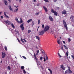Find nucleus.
Instances as JSON below:
<instances>
[{"instance_id": "nucleus-24", "label": "nucleus", "mask_w": 74, "mask_h": 74, "mask_svg": "<svg viewBox=\"0 0 74 74\" xmlns=\"http://www.w3.org/2000/svg\"><path fill=\"white\" fill-rule=\"evenodd\" d=\"M23 22V21H22V18H20V21L19 22V23H22Z\"/></svg>"}, {"instance_id": "nucleus-34", "label": "nucleus", "mask_w": 74, "mask_h": 74, "mask_svg": "<svg viewBox=\"0 0 74 74\" xmlns=\"http://www.w3.org/2000/svg\"><path fill=\"white\" fill-rule=\"evenodd\" d=\"M57 42L58 44H60V40H59L57 41Z\"/></svg>"}, {"instance_id": "nucleus-33", "label": "nucleus", "mask_w": 74, "mask_h": 74, "mask_svg": "<svg viewBox=\"0 0 74 74\" xmlns=\"http://www.w3.org/2000/svg\"><path fill=\"white\" fill-rule=\"evenodd\" d=\"M40 59L41 60H42V59H43V58L42 56H40Z\"/></svg>"}, {"instance_id": "nucleus-64", "label": "nucleus", "mask_w": 74, "mask_h": 74, "mask_svg": "<svg viewBox=\"0 0 74 74\" xmlns=\"http://www.w3.org/2000/svg\"><path fill=\"white\" fill-rule=\"evenodd\" d=\"M37 31H38V29H37Z\"/></svg>"}, {"instance_id": "nucleus-53", "label": "nucleus", "mask_w": 74, "mask_h": 74, "mask_svg": "<svg viewBox=\"0 0 74 74\" xmlns=\"http://www.w3.org/2000/svg\"><path fill=\"white\" fill-rule=\"evenodd\" d=\"M1 19H3V16H1Z\"/></svg>"}, {"instance_id": "nucleus-9", "label": "nucleus", "mask_w": 74, "mask_h": 74, "mask_svg": "<svg viewBox=\"0 0 74 74\" xmlns=\"http://www.w3.org/2000/svg\"><path fill=\"white\" fill-rule=\"evenodd\" d=\"M20 27H21V30H24V29H25V28H24V27H23V23L21 24V25H20Z\"/></svg>"}, {"instance_id": "nucleus-40", "label": "nucleus", "mask_w": 74, "mask_h": 74, "mask_svg": "<svg viewBox=\"0 0 74 74\" xmlns=\"http://www.w3.org/2000/svg\"><path fill=\"white\" fill-rule=\"evenodd\" d=\"M44 1L45 2H47V3H48V2H49V1L48 0H44Z\"/></svg>"}, {"instance_id": "nucleus-19", "label": "nucleus", "mask_w": 74, "mask_h": 74, "mask_svg": "<svg viewBox=\"0 0 74 74\" xmlns=\"http://www.w3.org/2000/svg\"><path fill=\"white\" fill-rule=\"evenodd\" d=\"M32 21V19H30L29 20H28L27 21V23H29V22H30L31 21Z\"/></svg>"}, {"instance_id": "nucleus-60", "label": "nucleus", "mask_w": 74, "mask_h": 74, "mask_svg": "<svg viewBox=\"0 0 74 74\" xmlns=\"http://www.w3.org/2000/svg\"><path fill=\"white\" fill-rule=\"evenodd\" d=\"M42 53H44V51H42Z\"/></svg>"}, {"instance_id": "nucleus-37", "label": "nucleus", "mask_w": 74, "mask_h": 74, "mask_svg": "<svg viewBox=\"0 0 74 74\" xmlns=\"http://www.w3.org/2000/svg\"><path fill=\"white\" fill-rule=\"evenodd\" d=\"M54 15H56V16H57V15H58V13L57 12H55L54 13Z\"/></svg>"}, {"instance_id": "nucleus-35", "label": "nucleus", "mask_w": 74, "mask_h": 74, "mask_svg": "<svg viewBox=\"0 0 74 74\" xmlns=\"http://www.w3.org/2000/svg\"><path fill=\"white\" fill-rule=\"evenodd\" d=\"M38 24L39 25L40 23V20L39 19L38 21Z\"/></svg>"}, {"instance_id": "nucleus-29", "label": "nucleus", "mask_w": 74, "mask_h": 74, "mask_svg": "<svg viewBox=\"0 0 74 74\" xmlns=\"http://www.w3.org/2000/svg\"><path fill=\"white\" fill-rule=\"evenodd\" d=\"M58 56H59L60 58L62 57V56L60 55V53H58Z\"/></svg>"}, {"instance_id": "nucleus-22", "label": "nucleus", "mask_w": 74, "mask_h": 74, "mask_svg": "<svg viewBox=\"0 0 74 74\" xmlns=\"http://www.w3.org/2000/svg\"><path fill=\"white\" fill-rule=\"evenodd\" d=\"M48 70L50 72V74H52V70H51V69H48Z\"/></svg>"}, {"instance_id": "nucleus-55", "label": "nucleus", "mask_w": 74, "mask_h": 74, "mask_svg": "<svg viewBox=\"0 0 74 74\" xmlns=\"http://www.w3.org/2000/svg\"><path fill=\"white\" fill-rule=\"evenodd\" d=\"M39 5H40V3H38V4H37V6H38Z\"/></svg>"}, {"instance_id": "nucleus-28", "label": "nucleus", "mask_w": 74, "mask_h": 74, "mask_svg": "<svg viewBox=\"0 0 74 74\" xmlns=\"http://www.w3.org/2000/svg\"><path fill=\"white\" fill-rule=\"evenodd\" d=\"M64 47L65 49H68V48L66 47V46L64 45Z\"/></svg>"}, {"instance_id": "nucleus-47", "label": "nucleus", "mask_w": 74, "mask_h": 74, "mask_svg": "<svg viewBox=\"0 0 74 74\" xmlns=\"http://www.w3.org/2000/svg\"><path fill=\"white\" fill-rule=\"evenodd\" d=\"M21 41L22 42H24L23 41V39L22 38H21Z\"/></svg>"}, {"instance_id": "nucleus-4", "label": "nucleus", "mask_w": 74, "mask_h": 74, "mask_svg": "<svg viewBox=\"0 0 74 74\" xmlns=\"http://www.w3.org/2000/svg\"><path fill=\"white\" fill-rule=\"evenodd\" d=\"M45 31L44 30H42L38 32V34L40 36H42L45 33Z\"/></svg>"}, {"instance_id": "nucleus-54", "label": "nucleus", "mask_w": 74, "mask_h": 74, "mask_svg": "<svg viewBox=\"0 0 74 74\" xmlns=\"http://www.w3.org/2000/svg\"><path fill=\"white\" fill-rule=\"evenodd\" d=\"M23 40L24 41H25V42H26V41L25 40V39H23Z\"/></svg>"}, {"instance_id": "nucleus-1", "label": "nucleus", "mask_w": 74, "mask_h": 74, "mask_svg": "<svg viewBox=\"0 0 74 74\" xmlns=\"http://www.w3.org/2000/svg\"><path fill=\"white\" fill-rule=\"evenodd\" d=\"M34 57L35 59H36V62L37 63V65L39 66H40V67H41L42 70H43V68L42 67V66H41V64H39L38 62V59H37V57L36 56V55L35 53H34Z\"/></svg>"}, {"instance_id": "nucleus-56", "label": "nucleus", "mask_w": 74, "mask_h": 74, "mask_svg": "<svg viewBox=\"0 0 74 74\" xmlns=\"http://www.w3.org/2000/svg\"><path fill=\"white\" fill-rule=\"evenodd\" d=\"M63 42L64 44H65L66 43V42H65V41H63Z\"/></svg>"}, {"instance_id": "nucleus-6", "label": "nucleus", "mask_w": 74, "mask_h": 74, "mask_svg": "<svg viewBox=\"0 0 74 74\" xmlns=\"http://www.w3.org/2000/svg\"><path fill=\"white\" fill-rule=\"evenodd\" d=\"M4 22H5V23L7 24V25H11V22L8 21V20H4Z\"/></svg>"}, {"instance_id": "nucleus-13", "label": "nucleus", "mask_w": 74, "mask_h": 74, "mask_svg": "<svg viewBox=\"0 0 74 74\" xmlns=\"http://www.w3.org/2000/svg\"><path fill=\"white\" fill-rule=\"evenodd\" d=\"M43 8H44L45 12H48V10H47V7L45 6H43Z\"/></svg>"}, {"instance_id": "nucleus-15", "label": "nucleus", "mask_w": 74, "mask_h": 74, "mask_svg": "<svg viewBox=\"0 0 74 74\" xmlns=\"http://www.w3.org/2000/svg\"><path fill=\"white\" fill-rule=\"evenodd\" d=\"M62 14H66V11L64 10L62 12Z\"/></svg>"}, {"instance_id": "nucleus-16", "label": "nucleus", "mask_w": 74, "mask_h": 74, "mask_svg": "<svg viewBox=\"0 0 74 74\" xmlns=\"http://www.w3.org/2000/svg\"><path fill=\"white\" fill-rule=\"evenodd\" d=\"M8 7L10 11H13V10H12V9L11 8V5H9Z\"/></svg>"}, {"instance_id": "nucleus-51", "label": "nucleus", "mask_w": 74, "mask_h": 74, "mask_svg": "<svg viewBox=\"0 0 74 74\" xmlns=\"http://www.w3.org/2000/svg\"><path fill=\"white\" fill-rule=\"evenodd\" d=\"M42 28H44V24H42Z\"/></svg>"}, {"instance_id": "nucleus-42", "label": "nucleus", "mask_w": 74, "mask_h": 74, "mask_svg": "<svg viewBox=\"0 0 74 74\" xmlns=\"http://www.w3.org/2000/svg\"><path fill=\"white\" fill-rule=\"evenodd\" d=\"M43 59H44V62H45L46 60L45 59V57H44L43 58Z\"/></svg>"}, {"instance_id": "nucleus-11", "label": "nucleus", "mask_w": 74, "mask_h": 74, "mask_svg": "<svg viewBox=\"0 0 74 74\" xmlns=\"http://www.w3.org/2000/svg\"><path fill=\"white\" fill-rule=\"evenodd\" d=\"M49 19L51 22H53V18L51 16H49Z\"/></svg>"}, {"instance_id": "nucleus-63", "label": "nucleus", "mask_w": 74, "mask_h": 74, "mask_svg": "<svg viewBox=\"0 0 74 74\" xmlns=\"http://www.w3.org/2000/svg\"><path fill=\"white\" fill-rule=\"evenodd\" d=\"M36 48H37V49H38V47H36Z\"/></svg>"}, {"instance_id": "nucleus-5", "label": "nucleus", "mask_w": 74, "mask_h": 74, "mask_svg": "<svg viewBox=\"0 0 74 74\" xmlns=\"http://www.w3.org/2000/svg\"><path fill=\"white\" fill-rule=\"evenodd\" d=\"M67 73H72V71L70 70V67H68V69L65 72V74H67Z\"/></svg>"}, {"instance_id": "nucleus-46", "label": "nucleus", "mask_w": 74, "mask_h": 74, "mask_svg": "<svg viewBox=\"0 0 74 74\" xmlns=\"http://www.w3.org/2000/svg\"><path fill=\"white\" fill-rule=\"evenodd\" d=\"M19 1V3H21L22 2V0H18Z\"/></svg>"}, {"instance_id": "nucleus-59", "label": "nucleus", "mask_w": 74, "mask_h": 74, "mask_svg": "<svg viewBox=\"0 0 74 74\" xmlns=\"http://www.w3.org/2000/svg\"><path fill=\"white\" fill-rule=\"evenodd\" d=\"M2 13V12H0V15H1Z\"/></svg>"}, {"instance_id": "nucleus-17", "label": "nucleus", "mask_w": 74, "mask_h": 74, "mask_svg": "<svg viewBox=\"0 0 74 74\" xmlns=\"http://www.w3.org/2000/svg\"><path fill=\"white\" fill-rule=\"evenodd\" d=\"M3 2L6 5H7V4H8V3H7V1L6 0H4L3 1Z\"/></svg>"}, {"instance_id": "nucleus-49", "label": "nucleus", "mask_w": 74, "mask_h": 74, "mask_svg": "<svg viewBox=\"0 0 74 74\" xmlns=\"http://www.w3.org/2000/svg\"><path fill=\"white\" fill-rule=\"evenodd\" d=\"M51 33H52V34H53L54 32H53V31H51Z\"/></svg>"}, {"instance_id": "nucleus-50", "label": "nucleus", "mask_w": 74, "mask_h": 74, "mask_svg": "<svg viewBox=\"0 0 74 74\" xmlns=\"http://www.w3.org/2000/svg\"><path fill=\"white\" fill-rule=\"evenodd\" d=\"M46 60H48V56H46Z\"/></svg>"}, {"instance_id": "nucleus-2", "label": "nucleus", "mask_w": 74, "mask_h": 74, "mask_svg": "<svg viewBox=\"0 0 74 74\" xmlns=\"http://www.w3.org/2000/svg\"><path fill=\"white\" fill-rule=\"evenodd\" d=\"M49 28H50V27H49V26L48 25L46 26L44 29V32H47V31H48V30L49 29Z\"/></svg>"}, {"instance_id": "nucleus-38", "label": "nucleus", "mask_w": 74, "mask_h": 74, "mask_svg": "<svg viewBox=\"0 0 74 74\" xmlns=\"http://www.w3.org/2000/svg\"><path fill=\"white\" fill-rule=\"evenodd\" d=\"M32 32V31L30 30H29L28 32V33H30V32Z\"/></svg>"}, {"instance_id": "nucleus-61", "label": "nucleus", "mask_w": 74, "mask_h": 74, "mask_svg": "<svg viewBox=\"0 0 74 74\" xmlns=\"http://www.w3.org/2000/svg\"><path fill=\"white\" fill-rule=\"evenodd\" d=\"M18 42H20L19 40V39H18Z\"/></svg>"}, {"instance_id": "nucleus-39", "label": "nucleus", "mask_w": 74, "mask_h": 74, "mask_svg": "<svg viewBox=\"0 0 74 74\" xmlns=\"http://www.w3.org/2000/svg\"><path fill=\"white\" fill-rule=\"evenodd\" d=\"M15 31L16 32V33H17L18 34V33H19V31H18L17 30L15 29Z\"/></svg>"}, {"instance_id": "nucleus-30", "label": "nucleus", "mask_w": 74, "mask_h": 74, "mask_svg": "<svg viewBox=\"0 0 74 74\" xmlns=\"http://www.w3.org/2000/svg\"><path fill=\"white\" fill-rule=\"evenodd\" d=\"M8 70H11V68H10V66H8Z\"/></svg>"}, {"instance_id": "nucleus-14", "label": "nucleus", "mask_w": 74, "mask_h": 74, "mask_svg": "<svg viewBox=\"0 0 74 74\" xmlns=\"http://www.w3.org/2000/svg\"><path fill=\"white\" fill-rule=\"evenodd\" d=\"M74 17L73 16H71L70 17V19L73 22L74 21Z\"/></svg>"}, {"instance_id": "nucleus-57", "label": "nucleus", "mask_w": 74, "mask_h": 74, "mask_svg": "<svg viewBox=\"0 0 74 74\" xmlns=\"http://www.w3.org/2000/svg\"><path fill=\"white\" fill-rule=\"evenodd\" d=\"M57 1V0H54V2H56Z\"/></svg>"}, {"instance_id": "nucleus-20", "label": "nucleus", "mask_w": 74, "mask_h": 74, "mask_svg": "<svg viewBox=\"0 0 74 74\" xmlns=\"http://www.w3.org/2000/svg\"><path fill=\"white\" fill-rule=\"evenodd\" d=\"M51 12H52V13H55V12H56V11H54V10H53V9H51Z\"/></svg>"}, {"instance_id": "nucleus-58", "label": "nucleus", "mask_w": 74, "mask_h": 74, "mask_svg": "<svg viewBox=\"0 0 74 74\" xmlns=\"http://www.w3.org/2000/svg\"><path fill=\"white\" fill-rule=\"evenodd\" d=\"M9 1V3H11V0H8Z\"/></svg>"}, {"instance_id": "nucleus-44", "label": "nucleus", "mask_w": 74, "mask_h": 74, "mask_svg": "<svg viewBox=\"0 0 74 74\" xmlns=\"http://www.w3.org/2000/svg\"><path fill=\"white\" fill-rule=\"evenodd\" d=\"M71 57L73 59H74V55H72L71 56Z\"/></svg>"}, {"instance_id": "nucleus-10", "label": "nucleus", "mask_w": 74, "mask_h": 74, "mask_svg": "<svg viewBox=\"0 0 74 74\" xmlns=\"http://www.w3.org/2000/svg\"><path fill=\"white\" fill-rule=\"evenodd\" d=\"M60 67L62 70H65L66 69V67L65 66H64L63 65H61L60 66Z\"/></svg>"}, {"instance_id": "nucleus-45", "label": "nucleus", "mask_w": 74, "mask_h": 74, "mask_svg": "<svg viewBox=\"0 0 74 74\" xmlns=\"http://www.w3.org/2000/svg\"><path fill=\"white\" fill-rule=\"evenodd\" d=\"M61 49H62V51H63V46H62V47L61 48Z\"/></svg>"}, {"instance_id": "nucleus-32", "label": "nucleus", "mask_w": 74, "mask_h": 74, "mask_svg": "<svg viewBox=\"0 0 74 74\" xmlns=\"http://www.w3.org/2000/svg\"><path fill=\"white\" fill-rule=\"evenodd\" d=\"M21 68L22 70H23V69H24V68H25V67H24V66H21Z\"/></svg>"}, {"instance_id": "nucleus-7", "label": "nucleus", "mask_w": 74, "mask_h": 74, "mask_svg": "<svg viewBox=\"0 0 74 74\" xmlns=\"http://www.w3.org/2000/svg\"><path fill=\"white\" fill-rule=\"evenodd\" d=\"M5 55H6V54H5V52H3L2 53V58H4V57H5Z\"/></svg>"}, {"instance_id": "nucleus-27", "label": "nucleus", "mask_w": 74, "mask_h": 74, "mask_svg": "<svg viewBox=\"0 0 74 74\" xmlns=\"http://www.w3.org/2000/svg\"><path fill=\"white\" fill-rule=\"evenodd\" d=\"M39 53V50L37 51H36V55H38Z\"/></svg>"}, {"instance_id": "nucleus-3", "label": "nucleus", "mask_w": 74, "mask_h": 74, "mask_svg": "<svg viewBox=\"0 0 74 74\" xmlns=\"http://www.w3.org/2000/svg\"><path fill=\"white\" fill-rule=\"evenodd\" d=\"M63 24L64 25V27H65L66 30H68L67 26V24H66V23L64 20L63 21Z\"/></svg>"}, {"instance_id": "nucleus-43", "label": "nucleus", "mask_w": 74, "mask_h": 74, "mask_svg": "<svg viewBox=\"0 0 74 74\" xmlns=\"http://www.w3.org/2000/svg\"><path fill=\"white\" fill-rule=\"evenodd\" d=\"M22 57L24 59H26V57L24 56H22Z\"/></svg>"}, {"instance_id": "nucleus-8", "label": "nucleus", "mask_w": 74, "mask_h": 74, "mask_svg": "<svg viewBox=\"0 0 74 74\" xmlns=\"http://www.w3.org/2000/svg\"><path fill=\"white\" fill-rule=\"evenodd\" d=\"M19 7L18 6H16L15 8V9L14 11V12H17L18 11V10L19 9Z\"/></svg>"}, {"instance_id": "nucleus-12", "label": "nucleus", "mask_w": 74, "mask_h": 74, "mask_svg": "<svg viewBox=\"0 0 74 74\" xmlns=\"http://www.w3.org/2000/svg\"><path fill=\"white\" fill-rule=\"evenodd\" d=\"M4 15H5V17L6 18H8V19H9L10 18V17L8 16L7 15V14H6L5 12L4 13Z\"/></svg>"}, {"instance_id": "nucleus-31", "label": "nucleus", "mask_w": 74, "mask_h": 74, "mask_svg": "<svg viewBox=\"0 0 74 74\" xmlns=\"http://www.w3.org/2000/svg\"><path fill=\"white\" fill-rule=\"evenodd\" d=\"M5 49L6 51H7V47L5 46Z\"/></svg>"}, {"instance_id": "nucleus-25", "label": "nucleus", "mask_w": 74, "mask_h": 74, "mask_svg": "<svg viewBox=\"0 0 74 74\" xmlns=\"http://www.w3.org/2000/svg\"><path fill=\"white\" fill-rule=\"evenodd\" d=\"M15 20H16L17 22L19 23V21L18 20V18H17V17H16L15 18Z\"/></svg>"}, {"instance_id": "nucleus-21", "label": "nucleus", "mask_w": 74, "mask_h": 74, "mask_svg": "<svg viewBox=\"0 0 74 74\" xmlns=\"http://www.w3.org/2000/svg\"><path fill=\"white\" fill-rule=\"evenodd\" d=\"M48 70L50 72V74H52V70H51V69H48Z\"/></svg>"}, {"instance_id": "nucleus-26", "label": "nucleus", "mask_w": 74, "mask_h": 74, "mask_svg": "<svg viewBox=\"0 0 74 74\" xmlns=\"http://www.w3.org/2000/svg\"><path fill=\"white\" fill-rule=\"evenodd\" d=\"M66 56H67V58L68 56V55H69V51H67V52L66 53Z\"/></svg>"}, {"instance_id": "nucleus-48", "label": "nucleus", "mask_w": 74, "mask_h": 74, "mask_svg": "<svg viewBox=\"0 0 74 74\" xmlns=\"http://www.w3.org/2000/svg\"><path fill=\"white\" fill-rule=\"evenodd\" d=\"M23 71L24 73H25V74H26V71H25V69H23Z\"/></svg>"}, {"instance_id": "nucleus-18", "label": "nucleus", "mask_w": 74, "mask_h": 74, "mask_svg": "<svg viewBox=\"0 0 74 74\" xmlns=\"http://www.w3.org/2000/svg\"><path fill=\"white\" fill-rule=\"evenodd\" d=\"M11 26L12 28H14L15 27L14 26V24L13 23H11Z\"/></svg>"}, {"instance_id": "nucleus-52", "label": "nucleus", "mask_w": 74, "mask_h": 74, "mask_svg": "<svg viewBox=\"0 0 74 74\" xmlns=\"http://www.w3.org/2000/svg\"><path fill=\"white\" fill-rule=\"evenodd\" d=\"M57 10H59V7H57Z\"/></svg>"}, {"instance_id": "nucleus-41", "label": "nucleus", "mask_w": 74, "mask_h": 74, "mask_svg": "<svg viewBox=\"0 0 74 74\" xmlns=\"http://www.w3.org/2000/svg\"><path fill=\"white\" fill-rule=\"evenodd\" d=\"M39 14H40V13L39 12H38L36 13L35 15H38Z\"/></svg>"}, {"instance_id": "nucleus-62", "label": "nucleus", "mask_w": 74, "mask_h": 74, "mask_svg": "<svg viewBox=\"0 0 74 74\" xmlns=\"http://www.w3.org/2000/svg\"><path fill=\"white\" fill-rule=\"evenodd\" d=\"M34 2H36V0H34Z\"/></svg>"}, {"instance_id": "nucleus-23", "label": "nucleus", "mask_w": 74, "mask_h": 74, "mask_svg": "<svg viewBox=\"0 0 74 74\" xmlns=\"http://www.w3.org/2000/svg\"><path fill=\"white\" fill-rule=\"evenodd\" d=\"M35 37H36V39H38V40H40V38L38 36H35Z\"/></svg>"}, {"instance_id": "nucleus-36", "label": "nucleus", "mask_w": 74, "mask_h": 74, "mask_svg": "<svg viewBox=\"0 0 74 74\" xmlns=\"http://www.w3.org/2000/svg\"><path fill=\"white\" fill-rule=\"evenodd\" d=\"M68 41L69 42H70L71 41V39L70 38H69L68 39Z\"/></svg>"}]
</instances>
